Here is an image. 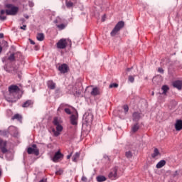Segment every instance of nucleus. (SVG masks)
I'll list each match as a JSON object with an SVG mask.
<instances>
[{"label": "nucleus", "mask_w": 182, "mask_h": 182, "mask_svg": "<svg viewBox=\"0 0 182 182\" xmlns=\"http://www.w3.org/2000/svg\"><path fill=\"white\" fill-rule=\"evenodd\" d=\"M139 129V124L136 123L132 127V132H134V133H136V132H137Z\"/></svg>", "instance_id": "obj_28"}, {"label": "nucleus", "mask_w": 182, "mask_h": 182, "mask_svg": "<svg viewBox=\"0 0 182 182\" xmlns=\"http://www.w3.org/2000/svg\"><path fill=\"white\" fill-rule=\"evenodd\" d=\"M20 22H21V23H25V22H26L25 18H20Z\"/></svg>", "instance_id": "obj_45"}, {"label": "nucleus", "mask_w": 182, "mask_h": 182, "mask_svg": "<svg viewBox=\"0 0 182 182\" xmlns=\"http://www.w3.org/2000/svg\"><path fill=\"white\" fill-rule=\"evenodd\" d=\"M151 96H154V91L151 92Z\"/></svg>", "instance_id": "obj_60"}, {"label": "nucleus", "mask_w": 182, "mask_h": 182, "mask_svg": "<svg viewBox=\"0 0 182 182\" xmlns=\"http://www.w3.org/2000/svg\"><path fill=\"white\" fill-rule=\"evenodd\" d=\"M28 154H35V156H38L39 154V149H38L36 144H33L32 147H28L27 149Z\"/></svg>", "instance_id": "obj_4"}, {"label": "nucleus", "mask_w": 182, "mask_h": 182, "mask_svg": "<svg viewBox=\"0 0 182 182\" xmlns=\"http://www.w3.org/2000/svg\"><path fill=\"white\" fill-rule=\"evenodd\" d=\"M63 105H61L60 106V107H58V112L60 111V109H63Z\"/></svg>", "instance_id": "obj_50"}, {"label": "nucleus", "mask_w": 182, "mask_h": 182, "mask_svg": "<svg viewBox=\"0 0 182 182\" xmlns=\"http://www.w3.org/2000/svg\"><path fill=\"white\" fill-rule=\"evenodd\" d=\"M5 8H7V9L5 10H1L0 11V21H5L6 20V15H10L11 16H15V15L18 14V12H19V7L14 6V4H7L5 5Z\"/></svg>", "instance_id": "obj_1"}, {"label": "nucleus", "mask_w": 182, "mask_h": 182, "mask_svg": "<svg viewBox=\"0 0 182 182\" xmlns=\"http://www.w3.org/2000/svg\"><path fill=\"white\" fill-rule=\"evenodd\" d=\"M32 100H27L26 101L23 105H22V107H29L31 106V105H32Z\"/></svg>", "instance_id": "obj_23"}, {"label": "nucleus", "mask_w": 182, "mask_h": 182, "mask_svg": "<svg viewBox=\"0 0 182 182\" xmlns=\"http://www.w3.org/2000/svg\"><path fill=\"white\" fill-rule=\"evenodd\" d=\"M55 92L58 93L59 92V90H56Z\"/></svg>", "instance_id": "obj_63"}, {"label": "nucleus", "mask_w": 182, "mask_h": 182, "mask_svg": "<svg viewBox=\"0 0 182 182\" xmlns=\"http://www.w3.org/2000/svg\"><path fill=\"white\" fill-rule=\"evenodd\" d=\"M159 154H160L159 149L157 148H155L154 151V154L151 155V156L153 157V159H156V157H157Z\"/></svg>", "instance_id": "obj_27"}, {"label": "nucleus", "mask_w": 182, "mask_h": 182, "mask_svg": "<svg viewBox=\"0 0 182 182\" xmlns=\"http://www.w3.org/2000/svg\"><path fill=\"white\" fill-rule=\"evenodd\" d=\"M158 72L159 73H164V70L163 68H158Z\"/></svg>", "instance_id": "obj_40"}, {"label": "nucleus", "mask_w": 182, "mask_h": 182, "mask_svg": "<svg viewBox=\"0 0 182 182\" xmlns=\"http://www.w3.org/2000/svg\"><path fill=\"white\" fill-rule=\"evenodd\" d=\"M46 181H48L47 178H43L39 182H46Z\"/></svg>", "instance_id": "obj_47"}, {"label": "nucleus", "mask_w": 182, "mask_h": 182, "mask_svg": "<svg viewBox=\"0 0 182 182\" xmlns=\"http://www.w3.org/2000/svg\"><path fill=\"white\" fill-rule=\"evenodd\" d=\"M65 106H67L68 107H71L73 109V110H75V107L70 106V105H65Z\"/></svg>", "instance_id": "obj_51"}, {"label": "nucleus", "mask_w": 182, "mask_h": 182, "mask_svg": "<svg viewBox=\"0 0 182 182\" xmlns=\"http://www.w3.org/2000/svg\"><path fill=\"white\" fill-rule=\"evenodd\" d=\"M109 89H112L113 87H119V84L112 83V84L109 85Z\"/></svg>", "instance_id": "obj_36"}, {"label": "nucleus", "mask_w": 182, "mask_h": 182, "mask_svg": "<svg viewBox=\"0 0 182 182\" xmlns=\"http://www.w3.org/2000/svg\"><path fill=\"white\" fill-rule=\"evenodd\" d=\"M85 122L89 124L93 122V114H85L84 115Z\"/></svg>", "instance_id": "obj_13"}, {"label": "nucleus", "mask_w": 182, "mask_h": 182, "mask_svg": "<svg viewBox=\"0 0 182 182\" xmlns=\"http://www.w3.org/2000/svg\"><path fill=\"white\" fill-rule=\"evenodd\" d=\"M54 23H58V20H55Z\"/></svg>", "instance_id": "obj_62"}, {"label": "nucleus", "mask_w": 182, "mask_h": 182, "mask_svg": "<svg viewBox=\"0 0 182 182\" xmlns=\"http://www.w3.org/2000/svg\"><path fill=\"white\" fill-rule=\"evenodd\" d=\"M123 28H124V21H119L116 24L113 30L111 31V33H110L111 36H116V35H117V32H119L120 29H123Z\"/></svg>", "instance_id": "obj_2"}, {"label": "nucleus", "mask_w": 182, "mask_h": 182, "mask_svg": "<svg viewBox=\"0 0 182 182\" xmlns=\"http://www.w3.org/2000/svg\"><path fill=\"white\" fill-rule=\"evenodd\" d=\"M2 52V46L0 45V53Z\"/></svg>", "instance_id": "obj_59"}, {"label": "nucleus", "mask_w": 182, "mask_h": 182, "mask_svg": "<svg viewBox=\"0 0 182 182\" xmlns=\"http://www.w3.org/2000/svg\"><path fill=\"white\" fill-rule=\"evenodd\" d=\"M3 45H4V48H8V42H6V41H4L3 42Z\"/></svg>", "instance_id": "obj_43"}, {"label": "nucleus", "mask_w": 182, "mask_h": 182, "mask_svg": "<svg viewBox=\"0 0 182 182\" xmlns=\"http://www.w3.org/2000/svg\"><path fill=\"white\" fill-rule=\"evenodd\" d=\"M72 157V153L67 156V159L69 160Z\"/></svg>", "instance_id": "obj_48"}, {"label": "nucleus", "mask_w": 182, "mask_h": 182, "mask_svg": "<svg viewBox=\"0 0 182 182\" xmlns=\"http://www.w3.org/2000/svg\"><path fill=\"white\" fill-rule=\"evenodd\" d=\"M107 178L106 176H98L97 177V182H103V181H106Z\"/></svg>", "instance_id": "obj_25"}, {"label": "nucleus", "mask_w": 182, "mask_h": 182, "mask_svg": "<svg viewBox=\"0 0 182 182\" xmlns=\"http://www.w3.org/2000/svg\"><path fill=\"white\" fill-rule=\"evenodd\" d=\"M52 146L51 144H48L47 145L48 149H50V146Z\"/></svg>", "instance_id": "obj_55"}, {"label": "nucleus", "mask_w": 182, "mask_h": 182, "mask_svg": "<svg viewBox=\"0 0 182 182\" xmlns=\"http://www.w3.org/2000/svg\"><path fill=\"white\" fill-rule=\"evenodd\" d=\"M0 136H3L4 137H8L9 136V130L0 129Z\"/></svg>", "instance_id": "obj_20"}, {"label": "nucleus", "mask_w": 182, "mask_h": 182, "mask_svg": "<svg viewBox=\"0 0 182 182\" xmlns=\"http://www.w3.org/2000/svg\"><path fill=\"white\" fill-rule=\"evenodd\" d=\"M16 55L17 56H22V54L21 53H11L9 58H8V60H10V62H15L16 59Z\"/></svg>", "instance_id": "obj_15"}, {"label": "nucleus", "mask_w": 182, "mask_h": 182, "mask_svg": "<svg viewBox=\"0 0 182 182\" xmlns=\"http://www.w3.org/2000/svg\"><path fill=\"white\" fill-rule=\"evenodd\" d=\"M36 38L40 42H42V41L45 39V35L43 34V33H39L37 34Z\"/></svg>", "instance_id": "obj_21"}, {"label": "nucleus", "mask_w": 182, "mask_h": 182, "mask_svg": "<svg viewBox=\"0 0 182 182\" xmlns=\"http://www.w3.org/2000/svg\"><path fill=\"white\" fill-rule=\"evenodd\" d=\"M24 18H26V19H29V16H28V15H24Z\"/></svg>", "instance_id": "obj_54"}, {"label": "nucleus", "mask_w": 182, "mask_h": 182, "mask_svg": "<svg viewBox=\"0 0 182 182\" xmlns=\"http://www.w3.org/2000/svg\"><path fill=\"white\" fill-rule=\"evenodd\" d=\"M34 49H35V50H39V46H35Z\"/></svg>", "instance_id": "obj_49"}, {"label": "nucleus", "mask_w": 182, "mask_h": 182, "mask_svg": "<svg viewBox=\"0 0 182 182\" xmlns=\"http://www.w3.org/2000/svg\"><path fill=\"white\" fill-rule=\"evenodd\" d=\"M123 109H124L125 113H127V112H129V106H127V105H124Z\"/></svg>", "instance_id": "obj_39"}, {"label": "nucleus", "mask_w": 182, "mask_h": 182, "mask_svg": "<svg viewBox=\"0 0 182 182\" xmlns=\"http://www.w3.org/2000/svg\"><path fill=\"white\" fill-rule=\"evenodd\" d=\"M53 123L54 126H58L60 124L57 117L54 118Z\"/></svg>", "instance_id": "obj_34"}, {"label": "nucleus", "mask_w": 182, "mask_h": 182, "mask_svg": "<svg viewBox=\"0 0 182 182\" xmlns=\"http://www.w3.org/2000/svg\"><path fill=\"white\" fill-rule=\"evenodd\" d=\"M58 70L60 71V73H68L69 71V66L64 63L58 67Z\"/></svg>", "instance_id": "obj_11"}, {"label": "nucleus", "mask_w": 182, "mask_h": 182, "mask_svg": "<svg viewBox=\"0 0 182 182\" xmlns=\"http://www.w3.org/2000/svg\"><path fill=\"white\" fill-rule=\"evenodd\" d=\"M17 74H18V76L19 79H21V74L19 73V71H18Z\"/></svg>", "instance_id": "obj_57"}, {"label": "nucleus", "mask_w": 182, "mask_h": 182, "mask_svg": "<svg viewBox=\"0 0 182 182\" xmlns=\"http://www.w3.org/2000/svg\"><path fill=\"white\" fill-rule=\"evenodd\" d=\"M52 132L54 133V136L55 137H58L59 134H60V132L55 130V129H53Z\"/></svg>", "instance_id": "obj_35"}, {"label": "nucleus", "mask_w": 182, "mask_h": 182, "mask_svg": "<svg viewBox=\"0 0 182 182\" xmlns=\"http://www.w3.org/2000/svg\"><path fill=\"white\" fill-rule=\"evenodd\" d=\"M18 120V122H22V116L19 114H16L11 117V120Z\"/></svg>", "instance_id": "obj_19"}, {"label": "nucleus", "mask_w": 182, "mask_h": 182, "mask_svg": "<svg viewBox=\"0 0 182 182\" xmlns=\"http://www.w3.org/2000/svg\"><path fill=\"white\" fill-rule=\"evenodd\" d=\"M21 89H19V87L18 85H11L9 87V93H18Z\"/></svg>", "instance_id": "obj_12"}, {"label": "nucleus", "mask_w": 182, "mask_h": 182, "mask_svg": "<svg viewBox=\"0 0 182 182\" xmlns=\"http://www.w3.org/2000/svg\"><path fill=\"white\" fill-rule=\"evenodd\" d=\"M128 80H129V82H130V83H134V77H133L132 75H129L128 77Z\"/></svg>", "instance_id": "obj_33"}, {"label": "nucleus", "mask_w": 182, "mask_h": 182, "mask_svg": "<svg viewBox=\"0 0 182 182\" xmlns=\"http://www.w3.org/2000/svg\"><path fill=\"white\" fill-rule=\"evenodd\" d=\"M2 176V169L0 168V178Z\"/></svg>", "instance_id": "obj_56"}, {"label": "nucleus", "mask_w": 182, "mask_h": 182, "mask_svg": "<svg viewBox=\"0 0 182 182\" xmlns=\"http://www.w3.org/2000/svg\"><path fill=\"white\" fill-rule=\"evenodd\" d=\"M28 41L31 45H35V41H33L32 39L29 38Z\"/></svg>", "instance_id": "obj_44"}, {"label": "nucleus", "mask_w": 182, "mask_h": 182, "mask_svg": "<svg viewBox=\"0 0 182 182\" xmlns=\"http://www.w3.org/2000/svg\"><path fill=\"white\" fill-rule=\"evenodd\" d=\"M173 86L178 90H181L182 89V81L181 80H176L173 82Z\"/></svg>", "instance_id": "obj_16"}, {"label": "nucleus", "mask_w": 182, "mask_h": 182, "mask_svg": "<svg viewBox=\"0 0 182 182\" xmlns=\"http://www.w3.org/2000/svg\"><path fill=\"white\" fill-rule=\"evenodd\" d=\"M133 69V67L127 69V72H130Z\"/></svg>", "instance_id": "obj_53"}, {"label": "nucleus", "mask_w": 182, "mask_h": 182, "mask_svg": "<svg viewBox=\"0 0 182 182\" xmlns=\"http://www.w3.org/2000/svg\"><path fill=\"white\" fill-rule=\"evenodd\" d=\"M87 181V178H86V176L82 177V181Z\"/></svg>", "instance_id": "obj_46"}, {"label": "nucleus", "mask_w": 182, "mask_h": 182, "mask_svg": "<svg viewBox=\"0 0 182 182\" xmlns=\"http://www.w3.org/2000/svg\"><path fill=\"white\" fill-rule=\"evenodd\" d=\"M102 22H105V21H106V14H104L102 16V19H101Z\"/></svg>", "instance_id": "obj_41"}, {"label": "nucleus", "mask_w": 182, "mask_h": 182, "mask_svg": "<svg viewBox=\"0 0 182 182\" xmlns=\"http://www.w3.org/2000/svg\"><path fill=\"white\" fill-rule=\"evenodd\" d=\"M141 117H143V114L141 112H135L132 114V119L134 122H139Z\"/></svg>", "instance_id": "obj_10"}, {"label": "nucleus", "mask_w": 182, "mask_h": 182, "mask_svg": "<svg viewBox=\"0 0 182 182\" xmlns=\"http://www.w3.org/2000/svg\"><path fill=\"white\" fill-rule=\"evenodd\" d=\"M79 119V114L77 113V110L75 109L74 114H72L70 117V122L73 126H77V120Z\"/></svg>", "instance_id": "obj_3"}, {"label": "nucleus", "mask_w": 182, "mask_h": 182, "mask_svg": "<svg viewBox=\"0 0 182 182\" xmlns=\"http://www.w3.org/2000/svg\"><path fill=\"white\" fill-rule=\"evenodd\" d=\"M6 141H4L2 139H0V149L1 150V153L5 154V153L8 152V149H6Z\"/></svg>", "instance_id": "obj_8"}, {"label": "nucleus", "mask_w": 182, "mask_h": 182, "mask_svg": "<svg viewBox=\"0 0 182 182\" xmlns=\"http://www.w3.org/2000/svg\"><path fill=\"white\" fill-rule=\"evenodd\" d=\"M175 129L176 132H180V130H182V120L181 119H177L176 122L175 123Z\"/></svg>", "instance_id": "obj_17"}, {"label": "nucleus", "mask_w": 182, "mask_h": 182, "mask_svg": "<svg viewBox=\"0 0 182 182\" xmlns=\"http://www.w3.org/2000/svg\"><path fill=\"white\" fill-rule=\"evenodd\" d=\"M4 38V33H0V39Z\"/></svg>", "instance_id": "obj_52"}, {"label": "nucleus", "mask_w": 182, "mask_h": 182, "mask_svg": "<svg viewBox=\"0 0 182 182\" xmlns=\"http://www.w3.org/2000/svg\"><path fill=\"white\" fill-rule=\"evenodd\" d=\"M111 180H116L117 178V167H114L108 175Z\"/></svg>", "instance_id": "obj_9"}, {"label": "nucleus", "mask_w": 182, "mask_h": 182, "mask_svg": "<svg viewBox=\"0 0 182 182\" xmlns=\"http://www.w3.org/2000/svg\"><path fill=\"white\" fill-rule=\"evenodd\" d=\"M104 157H105V159H108V160H109V156H105Z\"/></svg>", "instance_id": "obj_61"}, {"label": "nucleus", "mask_w": 182, "mask_h": 182, "mask_svg": "<svg viewBox=\"0 0 182 182\" xmlns=\"http://www.w3.org/2000/svg\"><path fill=\"white\" fill-rule=\"evenodd\" d=\"M125 156L127 159H132V157L133 156V154L132 153V151H128L125 153Z\"/></svg>", "instance_id": "obj_29"}, {"label": "nucleus", "mask_w": 182, "mask_h": 182, "mask_svg": "<svg viewBox=\"0 0 182 182\" xmlns=\"http://www.w3.org/2000/svg\"><path fill=\"white\" fill-rule=\"evenodd\" d=\"M4 70H6V72H7L8 73H18V72H19L18 70V67L16 66H11V69L8 68V65H5L4 66Z\"/></svg>", "instance_id": "obj_7"}, {"label": "nucleus", "mask_w": 182, "mask_h": 182, "mask_svg": "<svg viewBox=\"0 0 182 182\" xmlns=\"http://www.w3.org/2000/svg\"><path fill=\"white\" fill-rule=\"evenodd\" d=\"M166 166V161L161 160L156 164V168H161V167H164Z\"/></svg>", "instance_id": "obj_22"}, {"label": "nucleus", "mask_w": 182, "mask_h": 182, "mask_svg": "<svg viewBox=\"0 0 182 182\" xmlns=\"http://www.w3.org/2000/svg\"><path fill=\"white\" fill-rule=\"evenodd\" d=\"M64 111L67 114H72V111L69 108H65Z\"/></svg>", "instance_id": "obj_37"}, {"label": "nucleus", "mask_w": 182, "mask_h": 182, "mask_svg": "<svg viewBox=\"0 0 182 182\" xmlns=\"http://www.w3.org/2000/svg\"><path fill=\"white\" fill-rule=\"evenodd\" d=\"M76 93H77L78 95H80V92H76Z\"/></svg>", "instance_id": "obj_64"}, {"label": "nucleus", "mask_w": 182, "mask_h": 182, "mask_svg": "<svg viewBox=\"0 0 182 182\" xmlns=\"http://www.w3.org/2000/svg\"><path fill=\"white\" fill-rule=\"evenodd\" d=\"M29 6H31V7L33 6V3H30Z\"/></svg>", "instance_id": "obj_58"}, {"label": "nucleus", "mask_w": 182, "mask_h": 182, "mask_svg": "<svg viewBox=\"0 0 182 182\" xmlns=\"http://www.w3.org/2000/svg\"><path fill=\"white\" fill-rule=\"evenodd\" d=\"M65 5L67 8H72L73 6V3L72 1H66Z\"/></svg>", "instance_id": "obj_31"}, {"label": "nucleus", "mask_w": 182, "mask_h": 182, "mask_svg": "<svg viewBox=\"0 0 182 182\" xmlns=\"http://www.w3.org/2000/svg\"><path fill=\"white\" fill-rule=\"evenodd\" d=\"M55 174H56L57 176H60V175L63 174V170L60 169V170L57 171L55 172Z\"/></svg>", "instance_id": "obj_38"}, {"label": "nucleus", "mask_w": 182, "mask_h": 182, "mask_svg": "<svg viewBox=\"0 0 182 182\" xmlns=\"http://www.w3.org/2000/svg\"><path fill=\"white\" fill-rule=\"evenodd\" d=\"M20 29H22L23 31H26V25H23L20 27Z\"/></svg>", "instance_id": "obj_42"}, {"label": "nucleus", "mask_w": 182, "mask_h": 182, "mask_svg": "<svg viewBox=\"0 0 182 182\" xmlns=\"http://www.w3.org/2000/svg\"><path fill=\"white\" fill-rule=\"evenodd\" d=\"M79 157H80V154L79 152H76L73 156V161L75 163L77 162V159H79Z\"/></svg>", "instance_id": "obj_24"}, {"label": "nucleus", "mask_w": 182, "mask_h": 182, "mask_svg": "<svg viewBox=\"0 0 182 182\" xmlns=\"http://www.w3.org/2000/svg\"><path fill=\"white\" fill-rule=\"evenodd\" d=\"M102 90H100V88L95 87L92 88V90L91 91V96H99V95H101Z\"/></svg>", "instance_id": "obj_14"}, {"label": "nucleus", "mask_w": 182, "mask_h": 182, "mask_svg": "<svg viewBox=\"0 0 182 182\" xmlns=\"http://www.w3.org/2000/svg\"><path fill=\"white\" fill-rule=\"evenodd\" d=\"M63 159V154L60 153V151H58L55 153L54 156L52 158V161L54 163H58L59 160H62Z\"/></svg>", "instance_id": "obj_6"}, {"label": "nucleus", "mask_w": 182, "mask_h": 182, "mask_svg": "<svg viewBox=\"0 0 182 182\" xmlns=\"http://www.w3.org/2000/svg\"><path fill=\"white\" fill-rule=\"evenodd\" d=\"M47 85H48V89H50L51 90H53V89H55L56 87V84L55 82H53V81H52V80H49L47 82Z\"/></svg>", "instance_id": "obj_18"}, {"label": "nucleus", "mask_w": 182, "mask_h": 182, "mask_svg": "<svg viewBox=\"0 0 182 182\" xmlns=\"http://www.w3.org/2000/svg\"><path fill=\"white\" fill-rule=\"evenodd\" d=\"M161 90H163V95H166L168 90H170V87H168L167 85H163L161 87Z\"/></svg>", "instance_id": "obj_26"}, {"label": "nucleus", "mask_w": 182, "mask_h": 182, "mask_svg": "<svg viewBox=\"0 0 182 182\" xmlns=\"http://www.w3.org/2000/svg\"><path fill=\"white\" fill-rule=\"evenodd\" d=\"M56 26L57 28H58V29H60V31H63V29H65V28H66V26L63 23L56 25Z\"/></svg>", "instance_id": "obj_30"}, {"label": "nucleus", "mask_w": 182, "mask_h": 182, "mask_svg": "<svg viewBox=\"0 0 182 182\" xmlns=\"http://www.w3.org/2000/svg\"><path fill=\"white\" fill-rule=\"evenodd\" d=\"M56 130L57 132H62V130H63V127H62V125L58 124V125H56Z\"/></svg>", "instance_id": "obj_32"}, {"label": "nucleus", "mask_w": 182, "mask_h": 182, "mask_svg": "<svg viewBox=\"0 0 182 182\" xmlns=\"http://www.w3.org/2000/svg\"><path fill=\"white\" fill-rule=\"evenodd\" d=\"M56 45L58 49H65V48L68 46V42H66V39L61 38L58 41Z\"/></svg>", "instance_id": "obj_5"}]
</instances>
